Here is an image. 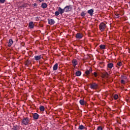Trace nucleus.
I'll list each match as a JSON object with an SVG mask.
<instances>
[{"label":"nucleus","instance_id":"22","mask_svg":"<svg viewBox=\"0 0 130 130\" xmlns=\"http://www.w3.org/2000/svg\"><path fill=\"white\" fill-rule=\"evenodd\" d=\"M12 129L13 130H19L20 129V128L18 126H14Z\"/></svg>","mask_w":130,"mask_h":130},{"label":"nucleus","instance_id":"9","mask_svg":"<svg viewBox=\"0 0 130 130\" xmlns=\"http://www.w3.org/2000/svg\"><path fill=\"white\" fill-rule=\"evenodd\" d=\"M28 27H29L30 29H33V28H34V23L33 22L31 21L29 23Z\"/></svg>","mask_w":130,"mask_h":130},{"label":"nucleus","instance_id":"10","mask_svg":"<svg viewBox=\"0 0 130 130\" xmlns=\"http://www.w3.org/2000/svg\"><path fill=\"white\" fill-rule=\"evenodd\" d=\"M88 14H89L90 16L92 17L93 16V13H94V10L90 9L87 11Z\"/></svg>","mask_w":130,"mask_h":130},{"label":"nucleus","instance_id":"4","mask_svg":"<svg viewBox=\"0 0 130 130\" xmlns=\"http://www.w3.org/2000/svg\"><path fill=\"white\" fill-rule=\"evenodd\" d=\"M98 88V84L95 83L90 84V88L91 89H97Z\"/></svg>","mask_w":130,"mask_h":130},{"label":"nucleus","instance_id":"23","mask_svg":"<svg viewBox=\"0 0 130 130\" xmlns=\"http://www.w3.org/2000/svg\"><path fill=\"white\" fill-rule=\"evenodd\" d=\"M40 110L41 111H44V110H45V108H44V106H41L40 107Z\"/></svg>","mask_w":130,"mask_h":130},{"label":"nucleus","instance_id":"7","mask_svg":"<svg viewBox=\"0 0 130 130\" xmlns=\"http://www.w3.org/2000/svg\"><path fill=\"white\" fill-rule=\"evenodd\" d=\"M58 11L59 12L60 15H62L64 13V9H62L60 7H58Z\"/></svg>","mask_w":130,"mask_h":130},{"label":"nucleus","instance_id":"21","mask_svg":"<svg viewBox=\"0 0 130 130\" xmlns=\"http://www.w3.org/2000/svg\"><path fill=\"white\" fill-rule=\"evenodd\" d=\"M106 47V46H105V45H101L100 46V48L101 49H105Z\"/></svg>","mask_w":130,"mask_h":130},{"label":"nucleus","instance_id":"8","mask_svg":"<svg viewBox=\"0 0 130 130\" xmlns=\"http://www.w3.org/2000/svg\"><path fill=\"white\" fill-rule=\"evenodd\" d=\"M55 23V21L53 19H48V23L49 25H53Z\"/></svg>","mask_w":130,"mask_h":130},{"label":"nucleus","instance_id":"15","mask_svg":"<svg viewBox=\"0 0 130 130\" xmlns=\"http://www.w3.org/2000/svg\"><path fill=\"white\" fill-rule=\"evenodd\" d=\"M58 68V64L55 63L53 67V71H56Z\"/></svg>","mask_w":130,"mask_h":130},{"label":"nucleus","instance_id":"31","mask_svg":"<svg viewBox=\"0 0 130 130\" xmlns=\"http://www.w3.org/2000/svg\"><path fill=\"white\" fill-rule=\"evenodd\" d=\"M93 76H94V77H97V76H98V74H97V73L94 72Z\"/></svg>","mask_w":130,"mask_h":130},{"label":"nucleus","instance_id":"26","mask_svg":"<svg viewBox=\"0 0 130 130\" xmlns=\"http://www.w3.org/2000/svg\"><path fill=\"white\" fill-rule=\"evenodd\" d=\"M114 99H115V100H116L117 99H118V95L115 94L114 95Z\"/></svg>","mask_w":130,"mask_h":130},{"label":"nucleus","instance_id":"19","mask_svg":"<svg viewBox=\"0 0 130 130\" xmlns=\"http://www.w3.org/2000/svg\"><path fill=\"white\" fill-rule=\"evenodd\" d=\"M75 75L77 77H80V76L82 75V72H81V71H77L76 72Z\"/></svg>","mask_w":130,"mask_h":130},{"label":"nucleus","instance_id":"32","mask_svg":"<svg viewBox=\"0 0 130 130\" xmlns=\"http://www.w3.org/2000/svg\"><path fill=\"white\" fill-rule=\"evenodd\" d=\"M98 130H102V127L99 126L98 127Z\"/></svg>","mask_w":130,"mask_h":130},{"label":"nucleus","instance_id":"13","mask_svg":"<svg viewBox=\"0 0 130 130\" xmlns=\"http://www.w3.org/2000/svg\"><path fill=\"white\" fill-rule=\"evenodd\" d=\"M72 63H73V67H75L76 66H77V64H78V61H77V60H76V59H73L72 60Z\"/></svg>","mask_w":130,"mask_h":130},{"label":"nucleus","instance_id":"6","mask_svg":"<svg viewBox=\"0 0 130 130\" xmlns=\"http://www.w3.org/2000/svg\"><path fill=\"white\" fill-rule=\"evenodd\" d=\"M76 38L77 39H82L83 38V35L81 33H77L76 35Z\"/></svg>","mask_w":130,"mask_h":130},{"label":"nucleus","instance_id":"33","mask_svg":"<svg viewBox=\"0 0 130 130\" xmlns=\"http://www.w3.org/2000/svg\"><path fill=\"white\" fill-rule=\"evenodd\" d=\"M105 77H108V73L107 72L105 73Z\"/></svg>","mask_w":130,"mask_h":130},{"label":"nucleus","instance_id":"12","mask_svg":"<svg viewBox=\"0 0 130 130\" xmlns=\"http://www.w3.org/2000/svg\"><path fill=\"white\" fill-rule=\"evenodd\" d=\"M79 103L81 105H86V104L87 103L86 101H84V100H80L79 101Z\"/></svg>","mask_w":130,"mask_h":130},{"label":"nucleus","instance_id":"27","mask_svg":"<svg viewBox=\"0 0 130 130\" xmlns=\"http://www.w3.org/2000/svg\"><path fill=\"white\" fill-rule=\"evenodd\" d=\"M117 66H118V67H121L122 66V62H118L117 63Z\"/></svg>","mask_w":130,"mask_h":130},{"label":"nucleus","instance_id":"30","mask_svg":"<svg viewBox=\"0 0 130 130\" xmlns=\"http://www.w3.org/2000/svg\"><path fill=\"white\" fill-rule=\"evenodd\" d=\"M5 2H6V0H0L1 4H5Z\"/></svg>","mask_w":130,"mask_h":130},{"label":"nucleus","instance_id":"35","mask_svg":"<svg viewBox=\"0 0 130 130\" xmlns=\"http://www.w3.org/2000/svg\"><path fill=\"white\" fill-rule=\"evenodd\" d=\"M34 6H37V4L36 3H35Z\"/></svg>","mask_w":130,"mask_h":130},{"label":"nucleus","instance_id":"17","mask_svg":"<svg viewBox=\"0 0 130 130\" xmlns=\"http://www.w3.org/2000/svg\"><path fill=\"white\" fill-rule=\"evenodd\" d=\"M93 70H92V68H90L89 69V70H87L85 72V74L86 75H90V73H91V72H92Z\"/></svg>","mask_w":130,"mask_h":130},{"label":"nucleus","instance_id":"1","mask_svg":"<svg viewBox=\"0 0 130 130\" xmlns=\"http://www.w3.org/2000/svg\"><path fill=\"white\" fill-rule=\"evenodd\" d=\"M30 123V120L28 117L23 118L21 121V124L23 125H28Z\"/></svg>","mask_w":130,"mask_h":130},{"label":"nucleus","instance_id":"14","mask_svg":"<svg viewBox=\"0 0 130 130\" xmlns=\"http://www.w3.org/2000/svg\"><path fill=\"white\" fill-rule=\"evenodd\" d=\"M33 118L34 119H38V118H39V115L37 113H34L33 115Z\"/></svg>","mask_w":130,"mask_h":130},{"label":"nucleus","instance_id":"18","mask_svg":"<svg viewBox=\"0 0 130 130\" xmlns=\"http://www.w3.org/2000/svg\"><path fill=\"white\" fill-rule=\"evenodd\" d=\"M107 67L108 69H112V68H113V63H109L108 64Z\"/></svg>","mask_w":130,"mask_h":130},{"label":"nucleus","instance_id":"25","mask_svg":"<svg viewBox=\"0 0 130 130\" xmlns=\"http://www.w3.org/2000/svg\"><path fill=\"white\" fill-rule=\"evenodd\" d=\"M121 79H122V80H127V77L126 76H122Z\"/></svg>","mask_w":130,"mask_h":130},{"label":"nucleus","instance_id":"28","mask_svg":"<svg viewBox=\"0 0 130 130\" xmlns=\"http://www.w3.org/2000/svg\"><path fill=\"white\" fill-rule=\"evenodd\" d=\"M59 14L60 13L58 11L55 12V16H58L59 15Z\"/></svg>","mask_w":130,"mask_h":130},{"label":"nucleus","instance_id":"34","mask_svg":"<svg viewBox=\"0 0 130 130\" xmlns=\"http://www.w3.org/2000/svg\"><path fill=\"white\" fill-rule=\"evenodd\" d=\"M40 3H42V2H44V0H38Z\"/></svg>","mask_w":130,"mask_h":130},{"label":"nucleus","instance_id":"5","mask_svg":"<svg viewBox=\"0 0 130 130\" xmlns=\"http://www.w3.org/2000/svg\"><path fill=\"white\" fill-rule=\"evenodd\" d=\"M35 60H40L42 58H43L42 56L41 55H36L34 56Z\"/></svg>","mask_w":130,"mask_h":130},{"label":"nucleus","instance_id":"29","mask_svg":"<svg viewBox=\"0 0 130 130\" xmlns=\"http://www.w3.org/2000/svg\"><path fill=\"white\" fill-rule=\"evenodd\" d=\"M121 84H125V81H124V80L123 79H122L121 80Z\"/></svg>","mask_w":130,"mask_h":130},{"label":"nucleus","instance_id":"24","mask_svg":"<svg viewBox=\"0 0 130 130\" xmlns=\"http://www.w3.org/2000/svg\"><path fill=\"white\" fill-rule=\"evenodd\" d=\"M86 14H87V13H85V12H82L81 14V17H85V16H86Z\"/></svg>","mask_w":130,"mask_h":130},{"label":"nucleus","instance_id":"2","mask_svg":"<svg viewBox=\"0 0 130 130\" xmlns=\"http://www.w3.org/2000/svg\"><path fill=\"white\" fill-rule=\"evenodd\" d=\"M99 27L100 31H104V30H105V28H106V24L104 22H102L100 23Z\"/></svg>","mask_w":130,"mask_h":130},{"label":"nucleus","instance_id":"16","mask_svg":"<svg viewBox=\"0 0 130 130\" xmlns=\"http://www.w3.org/2000/svg\"><path fill=\"white\" fill-rule=\"evenodd\" d=\"M41 7L43 9H46V8H47V4H46L45 3H43L41 5Z\"/></svg>","mask_w":130,"mask_h":130},{"label":"nucleus","instance_id":"20","mask_svg":"<svg viewBox=\"0 0 130 130\" xmlns=\"http://www.w3.org/2000/svg\"><path fill=\"white\" fill-rule=\"evenodd\" d=\"M84 128H85V127L83 125H79L78 127V129H80V130L84 129Z\"/></svg>","mask_w":130,"mask_h":130},{"label":"nucleus","instance_id":"3","mask_svg":"<svg viewBox=\"0 0 130 130\" xmlns=\"http://www.w3.org/2000/svg\"><path fill=\"white\" fill-rule=\"evenodd\" d=\"M72 6L71 5L67 6L64 8V11L66 13H68V12H71V11H72Z\"/></svg>","mask_w":130,"mask_h":130},{"label":"nucleus","instance_id":"11","mask_svg":"<svg viewBox=\"0 0 130 130\" xmlns=\"http://www.w3.org/2000/svg\"><path fill=\"white\" fill-rule=\"evenodd\" d=\"M13 43H14V42L13 41V39H10L9 40V43H8V46L9 47H11V46H12V45L13 44Z\"/></svg>","mask_w":130,"mask_h":130}]
</instances>
